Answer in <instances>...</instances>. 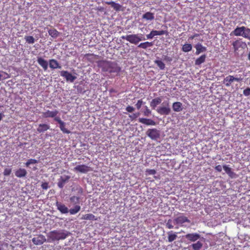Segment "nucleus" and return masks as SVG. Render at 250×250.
<instances>
[{
    "instance_id": "nucleus-20",
    "label": "nucleus",
    "mask_w": 250,
    "mask_h": 250,
    "mask_svg": "<svg viewBox=\"0 0 250 250\" xmlns=\"http://www.w3.org/2000/svg\"><path fill=\"white\" fill-rule=\"evenodd\" d=\"M27 175V171L24 168H20L15 171V175L17 177L21 178L25 177Z\"/></svg>"
},
{
    "instance_id": "nucleus-34",
    "label": "nucleus",
    "mask_w": 250,
    "mask_h": 250,
    "mask_svg": "<svg viewBox=\"0 0 250 250\" xmlns=\"http://www.w3.org/2000/svg\"><path fill=\"white\" fill-rule=\"evenodd\" d=\"M48 32L49 35L54 38H57L59 35V32L56 29H50Z\"/></svg>"
},
{
    "instance_id": "nucleus-6",
    "label": "nucleus",
    "mask_w": 250,
    "mask_h": 250,
    "mask_svg": "<svg viewBox=\"0 0 250 250\" xmlns=\"http://www.w3.org/2000/svg\"><path fill=\"white\" fill-rule=\"evenodd\" d=\"M146 134L153 140H157L160 137V132L156 128L148 129L146 132Z\"/></svg>"
},
{
    "instance_id": "nucleus-3",
    "label": "nucleus",
    "mask_w": 250,
    "mask_h": 250,
    "mask_svg": "<svg viewBox=\"0 0 250 250\" xmlns=\"http://www.w3.org/2000/svg\"><path fill=\"white\" fill-rule=\"evenodd\" d=\"M103 69L104 71L109 73L118 72L120 70V68L118 66L117 63L111 62H104Z\"/></svg>"
},
{
    "instance_id": "nucleus-39",
    "label": "nucleus",
    "mask_w": 250,
    "mask_h": 250,
    "mask_svg": "<svg viewBox=\"0 0 250 250\" xmlns=\"http://www.w3.org/2000/svg\"><path fill=\"white\" fill-rule=\"evenodd\" d=\"M155 63L160 68V69L163 70L165 67V63L161 60L155 61Z\"/></svg>"
},
{
    "instance_id": "nucleus-21",
    "label": "nucleus",
    "mask_w": 250,
    "mask_h": 250,
    "mask_svg": "<svg viewBox=\"0 0 250 250\" xmlns=\"http://www.w3.org/2000/svg\"><path fill=\"white\" fill-rule=\"evenodd\" d=\"M173 110L175 112H180L182 110V104L179 102H174L172 104Z\"/></svg>"
},
{
    "instance_id": "nucleus-27",
    "label": "nucleus",
    "mask_w": 250,
    "mask_h": 250,
    "mask_svg": "<svg viewBox=\"0 0 250 250\" xmlns=\"http://www.w3.org/2000/svg\"><path fill=\"white\" fill-rule=\"evenodd\" d=\"M50 126L47 124H40L37 128V131L39 133L43 132L49 129Z\"/></svg>"
},
{
    "instance_id": "nucleus-12",
    "label": "nucleus",
    "mask_w": 250,
    "mask_h": 250,
    "mask_svg": "<svg viewBox=\"0 0 250 250\" xmlns=\"http://www.w3.org/2000/svg\"><path fill=\"white\" fill-rule=\"evenodd\" d=\"M174 222L177 225H181L185 223H190V221L186 216L181 215L175 218Z\"/></svg>"
},
{
    "instance_id": "nucleus-28",
    "label": "nucleus",
    "mask_w": 250,
    "mask_h": 250,
    "mask_svg": "<svg viewBox=\"0 0 250 250\" xmlns=\"http://www.w3.org/2000/svg\"><path fill=\"white\" fill-rule=\"evenodd\" d=\"M224 170L225 171L226 173L230 177L232 178L234 177L235 174L234 172L232 171V169L230 167H229L227 165H224L223 166Z\"/></svg>"
},
{
    "instance_id": "nucleus-33",
    "label": "nucleus",
    "mask_w": 250,
    "mask_h": 250,
    "mask_svg": "<svg viewBox=\"0 0 250 250\" xmlns=\"http://www.w3.org/2000/svg\"><path fill=\"white\" fill-rule=\"evenodd\" d=\"M168 234V241L169 242H171L175 240L177 237V234L176 233H173L172 231H170L167 232Z\"/></svg>"
},
{
    "instance_id": "nucleus-29",
    "label": "nucleus",
    "mask_w": 250,
    "mask_h": 250,
    "mask_svg": "<svg viewBox=\"0 0 250 250\" xmlns=\"http://www.w3.org/2000/svg\"><path fill=\"white\" fill-rule=\"evenodd\" d=\"M142 18L147 21H152L154 19V15L150 12H147L143 15Z\"/></svg>"
},
{
    "instance_id": "nucleus-40",
    "label": "nucleus",
    "mask_w": 250,
    "mask_h": 250,
    "mask_svg": "<svg viewBox=\"0 0 250 250\" xmlns=\"http://www.w3.org/2000/svg\"><path fill=\"white\" fill-rule=\"evenodd\" d=\"M24 39L26 42L28 43H33L35 42L34 37L31 36H25Z\"/></svg>"
},
{
    "instance_id": "nucleus-60",
    "label": "nucleus",
    "mask_w": 250,
    "mask_h": 250,
    "mask_svg": "<svg viewBox=\"0 0 250 250\" xmlns=\"http://www.w3.org/2000/svg\"><path fill=\"white\" fill-rule=\"evenodd\" d=\"M0 250H1V248L0 247Z\"/></svg>"
},
{
    "instance_id": "nucleus-54",
    "label": "nucleus",
    "mask_w": 250,
    "mask_h": 250,
    "mask_svg": "<svg viewBox=\"0 0 250 250\" xmlns=\"http://www.w3.org/2000/svg\"><path fill=\"white\" fill-rule=\"evenodd\" d=\"M154 37V36L153 35L151 32L149 34L146 35V38L147 39H152Z\"/></svg>"
},
{
    "instance_id": "nucleus-24",
    "label": "nucleus",
    "mask_w": 250,
    "mask_h": 250,
    "mask_svg": "<svg viewBox=\"0 0 250 250\" xmlns=\"http://www.w3.org/2000/svg\"><path fill=\"white\" fill-rule=\"evenodd\" d=\"M203 246V243L201 241H198L195 243L192 244L189 247L192 248L193 250H201Z\"/></svg>"
},
{
    "instance_id": "nucleus-16",
    "label": "nucleus",
    "mask_w": 250,
    "mask_h": 250,
    "mask_svg": "<svg viewBox=\"0 0 250 250\" xmlns=\"http://www.w3.org/2000/svg\"><path fill=\"white\" fill-rule=\"evenodd\" d=\"M37 62L39 65L42 67L44 71L47 70L48 68V62L42 57H38L37 58Z\"/></svg>"
},
{
    "instance_id": "nucleus-48",
    "label": "nucleus",
    "mask_w": 250,
    "mask_h": 250,
    "mask_svg": "<svg viewBox=\"0 0 250 250\" xmlns=\"http://www.w3.org/2000/svg\"><path fill=\"white\" fill-rule=\"evenodd\" d=\"M167 227L169 229H171L173 228V226L171 224V220L170 219L168 220L167 223L166 224Z\"/></svg>"
},
{
    "instance_id": "nucleus-53",
    "label": "nucleus",
    "mask_w": 250,
    "mask_h": 250,
    "mask_svg": "<svg viewBox=\"0 0 250 250\" xmlns=\"http://www.w3.org/2000/svg\"><path fill=\"white\" fill-rule=\"evenodd\" d=\"M54 120L57 122L59 124H61L63 121L61 120V118L59 117H55Z\"/></svg>"
},
{
    "instance_id": "nucleus-7",
    "label": "nucleus",
    "mask_w": 250,
    "mask_h": 250,
    "mask_svg": "<svg viewBox=\"0 0 250 250\" xmlns=\"http://www.w3.org/2000/svg\"><path fill=\"white\" fill-rule=\"evenodd\" d=\"M156 111L160 115H169L170 113L171 109L168 102L166 103L165 106H159Z\"/></svg>"
},
{
    "instance_id": "nucleus-49",
    "label": "nucleus",
    "mask_w": 250,
    "mask_h": 250,
    "mask_svg": "<svg viewBox=\"0 0 250 250\" xmlns=\"http://www.w3.org/2000/svg\"><path fill=\"white\" fill-rule=\"evenodd\" d=\"M41 187L43 189H47L49 187L48 183L47 182L42 183Z\"/></svg>"
},
{
    "instance_id": "nucleus-47",
    "label": "nucleus",
    "mask_w": 250,
    "mask_h": 250,
    "mask_svg": "<svg viewBox=\"0 0 250 250\" xmlns=\"http://www.w3.org/2000/svg\"><path fill=\"white\" fill-rule=\"evenodd\" d=\"M143 104V102L142 100H138L137 103L135 104L137 108L138 109H139L141 107Z\"/></svg>"
},
{
    "instance_id": "nucleus-55",
    "label": "nucleus",
    "mask_w": 250,
    "mask_h": 250,
    "mask_svg": "<svg viewBox=\"0 0 250 250\" xmlns=\"http://www.w3.org/2000/svg\"><path fill=\"white\" fill-rule=\"evenodd\" d=\"M4 117V115L3 114V113H0V122H1V121L2 120V119H3V118Z\"/></svg>"
},
{
    "instance_id": "nucleus-8",
    "label": "nucleus",
    "mask_w": 250,
    "mask_h": 250,
    "mask_svg": "<svg viewBox=\"0 0 250 250\" xmlns=\"http://www.w3.org/2000/svg\"><path fill=\"white\" fill-rule=\"evenodd\" d=\"M60 75L64 77L66 81L71 83H73L77 79L75 76L73 75L67 71L62 70L60 71Z\"/></svg>"
},
{
    "instance_id": "nucleus-5",
    "label": "nucleus",
    "mask_w": 250,
    "mask_h": 250,
    "mask_svg": "<svg viewBox=\"0 0 250 250\" xmlns=\"http://www.w3.org/2000/svg\"><path fill=\"white\" fill-rule=\"evenodd\" d=\"M234 52L238 51L240 49H245L247 47V43L241 39L236 40L232 43Z\"/></svg>"
},
{
    "instance_id": "nucleus-43",
    "label": "nucleus",
    "mask_w": 250,
    "mask_h": 250,
    "mask_svg": "<svg viewBox=\"0 0 250 250\" xmlns=\"http://www.w3.org/2000/svg\"><path fill=\"white\" fill-rule=\"evenodd\" d=\"M11 171H12V170L11 168H6L4 170L3 175L4 176H8L11 174Z\"/></svg>"
},
{
    "instance_id": "nucleus-25",
    "label": "nucleus",
    "mask_w": 250,
    "mask_h": 250,
    "mask_svg": "<svg viewBox=\"0 0 250 250\" xmlns=\"http://www.w3.org/2000/svg\"><path fill=\"white\" fill-rule=\"evenodd\" d=\"M82 219L87 220H92L96 221L97 220V218L93 214L88 213L83 215L82 217Z\"/></svg>"
},
{
    "instance_id": "nucleus-4",
    "label": "nucleus",
    "mask_w": 250,
    "mask_h": 250,
    "mask_svg": "<svg viewBox=\"0 0 250 250\" xmlns=\"http://www.w3.org/2000/svg\"><path fill=\"white\" fill-rule=\"evenodd\" d=\"M243 78L240 76L239 77H234L232 75H229L224 79L223 83L227 87H229L232 83L234 82H241L243 81Z\"/></svg>"
},
{
    "instance_id": "nucleus-44",
    "label": "nucleus",
    "mask_w": 250,
    "mask_h": 250,
    "mask_svg": "<svg viewBox=\"0 0 250 250\" xmlns=\"http://www.w3.org/2000/svg\"><path fill=\"white\" fill-rule=\"evenodd\" d=\"M146 172L148 175H154L156 173V171L155 169H147Z\"/></svg>"
},
{
    "instance_id": "nucleus-30",
    "label": "nucleus",
    "mask_w": 250,
    "mask_h": 250,
    "mask_svg": "<svg viewBox=\"0 0 250 250\" xmlns=\"http://www.w3.org/2000/svg\"><path fill=\"white\" fill-rule=\"evenodd\" d=\"M153 45V42H144L141 43L138 45V47L139 48H141L144 49H146V48L151 47Z\"/></svg>"
},
{
    "instance_id": "nucleus-50",
    "label": "nucleus",
    "mask_w": 250,
    "mask_h": 250,
    "mask_svg": "<svg viewBox=\"0 0 250 250\" xmlns=\"http://www.w3.org/2000/svg\"><path fill=\"white\" fill-rule=\"evenodd\" d=\"M126 110L128 112H132L134 110V108L132 106L128 105L126 108Z\"/></svg>"
},
{
    "instance_id": "nucleus-1",
    "label": "nucleus",
    "mask_w": 250,
    "mask_h": 250,
    "mask_svg": "<svg viewBox=\"0 0 250 250\" xmlns=\"http://www.w3.org/2000/svg\"><path fill=\"white\" fill-rule=\"evenodd\" d=\"M69 232L64 229H57L50 231L47 234V241L48 242L64 240L67 238Z\"/></svg>"
},
{
    "instance_id": "nucleus-56",
    "label": "nucleus",
    "mask_w": 250,
    "mask_h": 250,
    "mask_svg": "<svg viewBox=\"0 0 250 250\" xmlns=\"http://www.w3.org/2000/svg\"><path fill=\"white\" fill-rule=\"evenodd\" d=\"M194 38H196V37H198L199 36V34H195L194 35H193Z\"/></svg>"
},
{
    "instance_id": "nucleus-2",
    "label": "nucleus",
    "mask_w": 250,
    "mask_h": 250,
    "mask_svg": "<svg viewBox=\"0 0 250 250\" xmlns=\"http://www.w3.org/2000/svg\"><path fill=\"white\" fill-rule=\"evenodd\" d=\"M142 36V34L141 36H139L138 34H130L126 36H122L121 38L126 40L131 43L137 44L140 41L145 40V39Z\"/></svg>"
},
{
    "instance_id": "nucleus-58",
    "label": "nucleus",
    "mask_w": 250,
    "mask_h": 250,
    "mask_svg": "<svg viewBox=\"0 0 250 250\" xmlns=\"http://www.w3.org/2000/svg\"><path fill=\"white\" fill-rule=\"evenodd\" d=\"M90 55H92L91 54H86V56H90Z\"/></svg>"
},
{
    "instance_id": "nucleus-17",
    "label": "nucleus",
    "mask_w": 250,
    "mask_h": 250,
    "mask_svg": "<svg viewBox=\"0 0 250 250\" xmlns=\"http://www.w3.org/2000/svg\"><path fill=\"white\" fill-rule=\"evenodd\" d=\"M139 122L142 124L147 125H155L156 123L152 120L146 118H139Z\"/></svg>"
},
{
    "instance_id": "nucleus-37",
    "label": "nucleus",
    "mask_w": 250,
    "mask_h": 250,
    "mask_svg": "<svg viewBox=\"0 0 250 250\" xmlns=\"http://www.w3.org/2000/svg\"><path fill=\"white\" fill-rule=\"evenodd\" d=\"M60 125V129L61 130V131L64 133H67V134H69L70 133V131L69 130H68V129H67L65 127V123H64L63 122H62L61 124H59Z\"/></svg>"
},
{
    "instance_id": "nucleus-11",
    "label": "nucleus",
    "mask_w": 250,
    "mask_h": 250,
    "mask_svg": "<svg viewBox=\"0 0 250 250\" xmlns=\"http://www.w3.org/2000/svg\"><path fill=\"white\" fill-rule=\"evenodd\" d=\"M185 238L190 242H194L200 239V235L197 233H188Z\"/></svg>"
},
{
    "instance_id": "nucleus-35",
    "label": "nucleus",
    "mask_w": 250,
    "mask_h": 250,
    "mask_svg": "<svg viewBox=\"0 0 250 250\" xmlns=\"http://www.w3.org/2000/svg\"><path fill=\"white\" fill-rule=\"evenodd\" d=\"M192 49V45L189 43H186L182 46V50L183 52H188Z\"/></svg>"
},
{
    "instance_id": "nucleus-23",
    "label": "nucleus",
    "mask_w": 250,
    "mask_h": 250,
    "mask_svg": "<svg viewBox=\"0 0 250 250\" xmlns=\"http://www.w3.org/2000/svg\"><path fill=\"white\" fill-rule=\"evenodd\" d=\"M161 102L162 99L160 97H157L155 99H153L150 102V106L153 109H155V108L157 106V105L161 104Z\"/></svg>"
},
{
    "instance_id": "nucleus-22",
    "label": "nucleus",
    "mask_w": 250,
    "mask_h": 250,
    "mask_svg": "<svg viewBox=\"0 0 250 250\" xmlns=\"http://www.w3.org/2000/svg\"><path fill=\"white\" fill-rule=\"evenodd\" d=\"M196 55H199L202 52H205L207 50V48L203 46L201 43H198L195 46Z\"/></svg>"
},
{
    "instance_id": "nucleus-46",
    "label": "nucleus",
    "mask_w": 250,
    "mask_h": 250,
    "mask_svg": "<svg viewBox=\"0 0 250 250\" xmlns=\"http://www.w3.org/2000/svg\"><path fill=\"white\" fill-rule=\"evenodd\" d=\"M243 94L246 96H248L250 95V88L247 87L243 91Z\"/></svg>"
},
{
    "instance_id": "nucleus-14",
    "label": "nucleus",
    "mask_w": 250,
    "mask_h": 250,
    "mask_svg": "<svg viewBox=\"0 0 250 250\" xmlns=\"http://www.w3.org/2000/svg\"><path fill=\"white\" fill-rule=\"evenodd\" d=\"M70 178V176L69 175H64L61 176V177L58 180V182L57 183L58 187L61 188H62L66 182H67Z\"/></svg>"
},
{
    "instance_id": "nucleus-13",
    "label": "nucleus",
    "mask_w": 250,
    "mask_h": 250,
    "mask_svg": "<svg viewBox=\"0 0 250 250\" xmlns=\"http://www.w3.org/2000/svg\"><path fill=\"white\" fill-rule=\"evenodd\" d=\"M56 206L57 207V209L62 214L67 213L69 211L68 208L61 202L57 201Z\"/></svg>"
},
{
    "instance_id": "nucleus-59",
    "label": "nucleus",
    "mask_w": 250,
    "mask_h": 250,
    "mask_svg": "<svg viewBox=\"0 0 250 250\" xmlns=\"http://www.w3.org/2000/svg\"><path fill=\"white\" fill-rule=\"evenodd\" d=\"M2 106H3L2 105H0V107H2Z\"/></svg>"
},
{
    "instance_id": "nucleus-32",
    "label": "nucleus",
    "mask_w": 250,
    "mask_h": 250,
    "mask_svg": "<svg viewBox=\"0 0 250 250\" xmlns=\"http://www.w3.org/2000/svg\"><path fill=\"white\" fill-rule=\"evenodd\" d=\"M151 33H152L154 37L155 36H161L163 35H168V32L167 30H160V31H157V30H152Z\"/></svg>"
},
{
    "instance_id": "nucleus-51",
    "label": "nucleus",
    "mask_w": 250,
    "mask_h": 250,
    "mask_svg": "<svg viewBox=\"0 0 250 250\" xmlns=\"http://www.w3.org/2000/svg\"><path fill=\"white\" fill-rule=\"evenodd\" d=\"M52 247V246L47 244V245H44L42 246V248L44 250H51V248Z\"/></svg>"
},
{
    "instance_id": "nucleus-19",
    "label": "nucleus",
    "mask_w": 250,
    "mask_h": 250,
    "mask_svg": "<svg viewBox=\"0 0 250 250\" xmlns=\"http://www.w3.org/2000/svg\"><path fill=\"white\" fill-rule=\"evenodd\" d=\"M49 67L51 69L61 68L62 66L59 64L57 60L51 59L49 61Z\"/></svg>"
},
{
    "instance_id": "nucleus-15",
    "label": "nucleus",
    "mask_w": 250,
    "mask_h": 250,
    "mask_svg": "<svg viewBox=\"0 0 250 250\" xmlns=\"http://www.w3.org/2000/svg\"><path fill=\"white\" fill-rule=\"evenodd\" d=\"M59 111L57 110L54 111L47 110L42 113V115L45 118H54L56 117Z\"/></svg>"
},
{
    "instance_id": "nucleus-57",
    "label": "nucleus",
    "mask_w": 250,
    "mask_h": 250,
    "mask_svg": "<svg viewBox=\"0 0 250 250\" xmlns=\"http://www.w3.org/2000/svg\"><path fill=\"white\" fill-rule=\"evenodd\" d=\"M194 38V36H191V37H189V39H190V40H193Z\"/></svg>"
},
{
    "instance_id": "nucleus-18",
    "label": "nucleus",
    "mask_w": 250,
    "mask_h": 250,
    "mask_svg": "<svg viewBox=\"0 0 250 250\" xmlns=\"http://www.w3.org/2000/svg\"><path fill=\"white\" fill-rule=\"evenodd\" d=\"M245 29V26H242L240 27H237L231 32V34L236 36H243V32Z\"/></svg>"
},
{
    "instance_id": "nucleus-31",
    "label": "nucleus",
    "mask_w": 250,
    "mask_h": 250,
    "mask_svg": "<svg viewBox=\"0 0 250 250\" xmlns=\"http://www.w3.org/2000/svg\"><path fill=\"white\" fill-rule=\"evenodd\" d=\"M206 55L205 54L201 55L200 57L197 58L195 61V64L199 65L205 62Z\"/></svg>"
},
{
    "instance_id": "nucleus-9",
    "label": "nucleus",
    "mask_w": 250,
    "mask_h": 250,
    "mask_svg": "<svg viewBox=\"0 0 250 250\" xmlns=\"http://www.w3.org/2000/svg\"><path fill=\"white\" fill-rule=\"evenodd\" d=\"M74 170L83 173H86L91 170L89 167L85 165H78L74 167Z\"/></svg>"
},
{
    "instance_id": "nucleus-38",
    "label": "nucleus",
    "mask_w": 250,
    "mask_h": 250,
    "mask_svg": "<svg viewBox=\"0 0 250 250\" xmlns=\"http://www.w3.org/2000/svg\"><path fill=\"white\" fill-rule=\"evenodd\" d=\"M243 37L250 40V29L246 28L244 31Z\"/></svg>"
},
{
    "instance_id": "nucleus-41",
    "label": "nucleus",
    "mask_w": 250,
    "mask_h": 250,
    "mask_svg": "<svg viewBox=\"0 0 250 250\" xmlns=\"http://www.w3.org/2000/svg\"><path fill=\"white\" fill-rule=\"evenodd\" d=\"M70 200L72 203H73L75 204H79L80 198L76 196H73L70 197Z\"/></svg>"
},
{
    "instance_id": "nucleus-52",
    "label": "nucleus",
    "mask_w": 250,
    "mask_h": 250,
    "mask_svg": "<svg viewBox=\"0 0 250 250\" xmlns=\"http://www.w3.org/2000/svg\"><path fill=\"white\" fill-rule=\"evenodd\" d=\"M215 169L218 172H221L222 170V167L220 165H218L215 167Z\"/></svg>"
},
{
    "instance_id": "nucleus-45",
    "label": "nucleus",
    "mask_w": 250,
    "mask_h": 250,
    "mask_svg": "<svg viewBox=\"0 0 250 250\" xmlns=\"http://www.w3.org/2000/svg\"><path fill=\"white\" fill-rule=\"evenodd\" d=\"M146 110L144 112V114L145 116H148L151 114V111L147 107V106H145Z\"/></svg>"
},
{
    "instance_id": "nucleus-36",
    "label": "nucleus",
    "mask_w": 250,
    "mask_h": 250,
    "mask_svg": "<svg viewBox=\"0 0 250 250\" xmlns=\"http://www.w3.org/2000/svg\"><path fill=\"white\" fill-rule=\"evenodd\" d=\"M81 209V207L79 205H76L74 208H71L69 211L71 214H75L78 212Z\"/></svg>"
},
{
    "instance_id": "nucleus-10",
    "label": "nucleus",
    "mask_w": 250,
    "mask_h": 250,
    "mask_svg": "<svg viewBox=\"0 0 250 250\" xmlns=\"http://www.w3.org/2000/svg\"><path fill=\"white\" fill-rule=\"evenodd\" d=\"M32 242L36 245H41L47 241L45 237L42 234H40L37 237L32 239Z\"/></svg>"
},
{
    "instance_id": "nucleus-26",
    "label": "nucleus",
    "mask_w": 250,
    "mask_h": 250,
    "mask_svg": "<svg viewBox=\"0 0 250 250\" xmlns=\"http://www.w3.org/2000/svg\"><path fill=\"white\" fill-rule=\"evenodd\" d=\"M105 3L111 5V6L116 11H119L122 7L120 4L115 2L114 1H106Z\"/></svg>"
},
{
    "instance_id": "nucleus-42",
    "label": "nucleus",
    "mask_w": 250,
    "mask_h": 250,
    "mask_svg": "<svg viewBox=\"0 0 250 250\" xmlns=\"http://www.w3.org/2000/svg\"><path fill=\"white\" fill-rule=\"evenodd\" d=\"M38 163L37 160L33 159H30L27 160L26 163H25L26 167H28L31 164H35Z\"/></svg>"
}]
</instances>
